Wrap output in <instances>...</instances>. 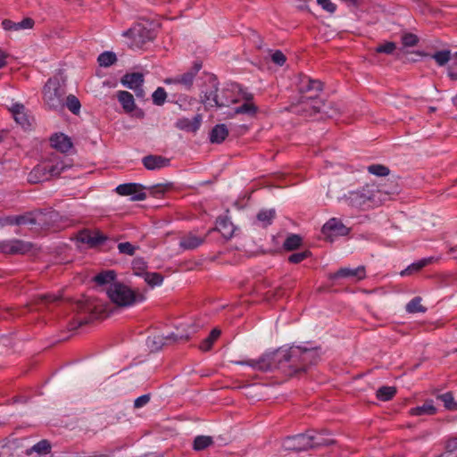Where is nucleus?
Wrapping results in <instances>:
<instances>
[{
    "instance_id": "obj_1",
    "label": "nucleus",
    "mask_w": 457,
    "mask_h": 457,
    "mask_svg": "<svg viewBox=\"0 0 457 457\" xmlns=\"http://www.w3.org/2000/svg\"><path fill=\"white\" fill-rule=\"evenodd\" d=\"M320 360L318 348H303L291 346L278 348L273 352L265 353L260 358L236 361L239 365H248L254 370L269 371L279 370L286 376H296L305 373L308 368L316 364Z\"/></svg>"
},
{
    "instance_id": "obj_2",
    "label": "nucleus",
    "mask_w": 457,
    "mask_h": 457,
    "mask_svg": "<svg viewBox=\"0 0 457 457\" xmlns=\"http://www.w3.org/2000/svg\"><path fill=\"white\" fill-rule=\"evenodd\" d=\"M396 192V189L389 192L383 187L371 183L366 184L356 191L349 192L344 199L348 205L353 208L366 209L383 204L388 198V195Z\"/></svg>"
},
{
    "instance_id": "obj_3",
    "label": "nucleus",
    "mask_w": 457,
    "mask_h": 457,
    "mask_svg": "<svg viewBox=\"0 0 457 457\" xmlns=\"http://www.w3.org/2000/svg\"><path fill=\"white\" fill-rule=\"evenodd\" d=\"M66 168L68 165L59 156H54L35 166L28 175V181L37 184L57 178Z\"/></svg>"
},
{
    "instance_id": "obj_4",
    "label": "nucleus",
    "mask_w": 457,
    "mask_h": 457,
    "mask_svg": "<svg viewBox=\"0 0 457 457\" xmlns=\"http://www.w3.org/2000/svg\"><path fill=\"white\" fill-rule=\"evenodd\" d=\"M106 294L112 303L118 307H129L144 300L143 295L120 282H115L109 286Z\"/></svg>"
},
{
    "instance_id": "obj_5",
    "label": "nucleus",
    "mask_w": 457,
    "mask_h": 457,
    "mask_svg": "<svg viewBox=\"0 0 457 457\" xmlns=\"http://www.w3.org/2000/svg\"><path fill=\"white\" fill-rule=\"evenodd\" d=\"M77 311L79 313H87V317H78L76 322L78 327L87 324L94 319H102L109 315L108 306L96 299H86L77 303Z\"/></svg>"
},
{
    "instance_id": "obj_6",
    "label": "nucleus",
    "mask_w": 457,
    "mask_h": 457,
    "mask_svg": "<svg viewBox=\"0 0 457 457\" xmlns=\"http://www.w3.org/2000/svg\"><path fill=\"white\" fill-rule=\"evenodd\" d=\"M65 90L57 79H49L43 89L44 103L49 109L60 110L63 107Z\"/></svg>"
},
{
    "instance_id": "obj_7",
    "label": "nucleus",
    "mask_w": 457,
    "mask_h": 457,
    "mask_svg": "<svg viewBox=\"0 0 457 457\" xmlns=\"http://www.w3.org/2000/svg\"><path fill=\"white\" fill-rule=\"evenodd\" d=\"M37 226L54 232L62 230L71 225V221L54 210L37 212Z\"/></svg>"
},
{
    "instance_id": "obj_8",
    "label": "nucleus",
    "mask_w": 457,
    "mask_h": 457,
    "mask_svg": "<svg viewBox=\"0 0 457 457\" xmlns=\"http://www.w3.org/2000/svg\"><path fill=\"white\" fill-rule=\"evenodd\" d=\"M298 88L302 94L315 92L314 96H310L308 101L302 102V104H304L306 106L312 109L311 114L320 112L321 103L317 100L316 96L323 89L322 82L318 79H312L307 76H303L298 83Z\"/></svg>"
},
{
    "instance_id": "obj_9",
    "label": "nucleus",
    "mask_w": 457,
    "mask_h": 457,
    "mask_svg": "<svg viewBox=\"0 0 457 457\" xmlns=\"http://www.w3.org/2000/svg\"><path fill=\"white\" fill-rule=\"evenodd\" d=\"M231 91L237 92L240 101L243 100L244 103L236 107L230 116L244 114L249 117H254L258 112V107L253 102V95L245 90L238 84H231Z\"/></svg>"
},
{
    "instance_id": "obj_10",
    "label": "nucleus",
    "mask_w": 457,
    "mask_h": 457,
    "mask_svg": "<svg viewBox=\"0 0 457 457\" xmlns=\"http://www.w3.org/2000/svg\"><path fill=\"white\" fill-rule=\"evenodd\" d=\"M123 37L132 39L137 47H142L146 43L153 41L155 37L154 31L142 23H137L122 33Z\"/></svg>"
},
{
    "instance_id": "obj_11",
    "label": "nucleus",
    "mask_w": 457,
    "mask_h": 457,
    "mask_svg": "<svg viewBox=\"0 0 457 457\" xmlns=\"http://www.w3.org/2000/svg\"><path fill=\"white\" fill-rule=\"evenodd\" d=\"M312 437L309 432L305 434H298L293 436L287 437L282 446L287 451H307L312 449Z\"/></svg>"
},
{
    "instance_id": "obj_12",
    "label": "nucleus",
    "mask_w": 457,
    "mask_h": 457,
    "mask_svg": "<svg viewBox=\"0 0 457 457\" xmlns=\"http://www.w3.org/2000/svg\"><path fill=\"white\" fill-rule=\"evenodd\" d=\"M202 103L206 107H222L228 106L230 104H236L237 99H220L218 95V84L216 79H213L212 88L209 91L204 92V96L201 97Z\"/></svg>"
},
{
    "instance_id": "obj_13",
    "label": "nucleus",
    "mask_w": 457,
    "mask_h": 457,
    "mask_svg": "<svg viewBox=\"0 0 457 457\" xmlns=\"http://www.w3.org/2000/svg\"><path fill=\"white\" fill-rule=\"evenodd\" d=\"M120 82L126 87L132 89L137 98H144L145 96L143 88L144 75L140 72H132L125 74Z\"/></svg>"
},
{
    "instance_id": "obj_14",
    "label": "nucleus",
    "mask_w": 457,
    "mask_h": 457,
    "mask_svg": "<svg viewBox=\"0 0 457 457\" xmlns=\"http://www.w3.org/2000/svg\"><path fill=\"white\" fill-rule=\"evenodd\" d=\"M321 232L326 239L333 241L334 237L347 235L349 228H346L340 220L333 218L323 225Z\"/></svg>"
},
{
    "instance_id": "obj_15",
    "label": "nucleus",
    "mask_w": 457,
    "mask_h": 457,
    "mask_svg": "<svg viewBox=\"0 0 457 457\" xmlns=\"http://www.w3.org/2000/svg\"><path fill=\"white\" fill-rule=\"evenodd\" d=\"M144 187L137 183H127L116 187V192L120 195H132L134 201H143L146 195L143 192Z\"/></svg>"
},
{
    "instance_id": "obj_16",
    "label": "nucleus",
    "mask_w": 457,
    "mask_h": 457,
    "mask_svg": "<svg viewBox=\"0 0 457 457\" xmlns=\"http://www.w3.org/2000/svg\"><path fill=\"white\" fill-rule=\"evenodd\" d=\"M80 242L88 245L90 247H96L107 240V237L100 230H82L79 235Z\"/></svg>"
},
{
    "instance_id": "obj_17",
    "label": "nucleus",
    "mask_w": 457,
    "mask_h": 457,
    "mask_svg": "<svg viewBox=\"0 0 457 457\" xmlns=\"http://www.w3.org/2000/svg\"><path fill=\"white\" fill-rule=\"evenodd\" d=\"M366 277L364 266H359L356 269L341 268L331 276V278L337 279L341 278H351L354 281H359Z\"/></svg>"
},
{
    "instance_id": "obj_18",
    "label": "nucleus",
    "mask_w": 457,
    "mask_h": 457,
    "mask_svg": "<svg viewBox=\"0 0 457 457\" xmlns=\"http://www.w3.org/2000/svg\"><path fill=\"white\" fill-rule=\"evenodd\" d=\"M200 327H201L200 325H192L189 327V331L186 334L176 335V334L172 333L171 335H170L166 337H163L161 336L154 337V342L156 344H160L161 345H169L171 341H173V342H177V341H180V340L187 341L190 337V334L195 333Z\"/></svg>"
},
{
    "instance_id": "obj_19",
    "label": "nucleus",
    "mask_w": 457,
    "mask_h": 457,
    "mask_svg": "<svg viewBox=\"0 0 457 457\" xmlns=\"http://www.w3.org/2000/svg\"><path fill=\"white\" fill-rule=\"evenodd\" d=\"M202 123V115L196 114L192 120L180 118L176 121V128L187 132H196Z\"/></svg>"
},
{
    "instance_id": "obj_20",
    "label": "nucleus",
    "mask_w": 457,
    "mask_h": 457,
    "mask_svg": "<svg viewBox=\"0 0 457 457\" xmlns=\"http://www.w3.org/2000/svg\"><path fill=\"white\" fill-rule=\"evenodd\" d=\"M142 162L145 169L154 170L170 165V160L161 155L149 154L143 158Z\"/></svg>"
},
{
    "instance_id": "obj_21",
    "label": "nucleus",
    "mask_w": 457,
    "mask_h": 457,
    "mask_svg": "<svg viewBox=\"0 0 457 457\" xmlns=\"http://www.w3.org/2000/svg\"><path fill=\"white\" fill-rule=\"evenodd\" d=\"M204 241L205 237H200L193 233H188L180 238L179 245L185 250H193L200 246Z\"/></svg>"
},
{
    "instance_id": "obj_22",
    "label": "nucleus",
    "mask_w": 457,
    "mask_h": 457,
    "mask_svg": "<svg viewBox=\"0 0 457 457\" xmlns=\"http://www.w3.org/2000/svg\"><path fill=\"white\" fill-rule=\"evenodd\" d=\"M195 78V71H187L181 75H178L174 78L165 79L166 84H180L186 89H190L193 86L194 79Z\"/></svg>"
},
{
    "instance_id": "obj_23",
    "label": "nucleus",
    "mask_w": 457,
    "mask_h": 457,
    "mask_svg": "<svg viewBox=\"0 0 457 457\" xmlns=\"http://www.w3.org/2000/svg\"><path fill=\"white\" fill-rule=\"evenodd\" d=\"M35 21L31 18H25L20 22H14L11 20L5 19L2 21V26L5 30H21L32 29Z\"/></svg>"
},
{
    "instance_id": "obj_24",
    "label": "nucleus",
    "mask_w": 457,
    "mask_h": 457,
    "mask_svg": "<svg viewBox=\"0 0 457 457\" xmlns=\"http://www.w3.org/2000/svg\"><path fill=\"white\" fill-rule=\"evenodd\" d=\"M50 140L52 146L61 153H67L72 147L71 138L64 134H55Z\"/></svg>"
},
{
    "instance_id": "obj_25",
    "label": "nucleus",
    "mask_w": 457,
    "mask_h": 457,
    "mask_svg": "<svg viewBox=\"0 0 457 457\" xmlns=\"http://www.w3.org/2000/svg\"><path fill=\"white\" fill-rule=\"evenodd\" d=\"M117 99L127 113L132 112L136 109L134 96L128 91H118Z\"/></svg>"
},
{
    "instance_id": "obj_26",
    "label": "nucleus",
    "mask_w": 457,
    "mask_h": 457,
    "mask_svg": "<svg viewBox=\"0 0 457 457\" xmlns=\"http://www.w3.org/2000/svg\"><path fill=\"white\" fill-rule=\"evenodd\" d=\"M216 228L219 230L223 237L228 239L232 237L235 227L233 223L230 221V220L224 216V217H219L216 221Z\"/></svg>"
},
{
    "instance_id": "obj_27",
    "label": "nucleus",
    "mask_w": 457,
    "mask_h": 457,
    "mask_svg": "<svg viewBox=\"0 0 457 457\" xmlns=\"http://www.w3.org/2000/svg\"><path fill=\"white\" fill-rule=\"evenodd\" d=\"M228 136V129L225 124H218L210 132V141L214 144L222 143Z\"/></svg>"
},
{
    "instance_id": "obj_28",
    "label": "nucleus",
    "mask_w": 457,
    "mask_h": 457,
    "mask_svg": "<svg viewBox=\"0 0 457 457\" xmlns=\"http://www.w3.org/2000/svg\"><path fill=\"white\" fill-rule=\"evenodd\" d=\"M436 408L434 406L433 400H427L422 405L411 408L410 414L413 416H431L436 414Z\"/></svg>"
},
{
    "instance_id": "obj_29",
    "label": "nucleus",
    "mask_w": 457,
    "mask_h": 457,
    "mask_svg": "<svg viewBox=\"0 0 457 457\" xmlns=\"http://www.w3.org/2000/svg\"><path fill=\"white\" fill-rule=\"evenodd\" d=\"M327 434V431L323 430L319 434H311L312 437V449H316L323 446H329L337 444V441L333 438H324L322 436Z\"/></svg>"
},
{
    "instance_id": "obj_30",
    "label": "nucleus",
    "mask_w": 457,
    "mask_h": 457,
    "mask_svg": "<svg viewBox=\"0 0 457 457\" xmlns=\"http://www.w3.org/2000/svg\"><path fill=\"white\" fill-rule=\"evenodd\" d=\"M115 279H116V272L114 270L102 271V272L98 273L96 276H95V278H94V281L99 286H104V285L111 286L112 284L116 282Z\"/></svg>"
},
{
    "instance_id": "obj_31",
    "label": "nucleus",
    "mask_w": 457,
    "mask_h": 457,
    "mask_svg": "<svg viewBox=\"0 0 457 457\" xmlns=\"http://www.w3.org/2000/svg\"><path fill=\"white\" fill-rule=\"evenodd\" d=\"M433 260H434L433 257L424 258L422 260H420L417 262H414V263L411 264L410 266H408L405 270H403L401 272V275L407 276V275L412 274L413 272H418L421 269L426 267L427 265L432 263Z\"/></svg>"
},
{
    "instance_id": "obj_32",
    "label": "nucleus",
    "mask_w": 457,
    "mask_h": 457,
    "mask_svg": "<svg viewBox=\"0 0 457 457\" xmlns=\"http://www.w3.org/2000/svg\"><path fill=\"white\" fill-rule=\"evenodd\" d=\"M220 334H221L220 329H219L217 328H213L211 331L210 335L201 342V344L199 345L200 350L204 351V352H207V351L211 350L213 343L220 337Z\"/></svg>"
},
{
    "instance_id": "obj_33",
    "label": "nucleus",
    "mask_w": 457,
    "mask_h": 457,
    "mask_svg": "<svg viewBox=\"0 0 457 457\" xmlns=\"http://www.w3.org/2000/svg\"><path fill=\"white\" fill-rule=\"evenodd\" d=\"M51 451V444L44 439L34 445L31 448L27 449L26 453L30 455L33 452L39 453L41 456H46Z\"/></svg>"
},
{
    "instance_id": "obj_34",
    "label": "nucleus",
    "mask_w": 457,
    "mask_h": 457,
    "mask_svg": "<svg viewBox=\"0 0 457 457\" xmlns=\"http://www.w3.org/2000/svg\"><path fill=\"white\" fill-rule=\"evenodd\" d=\"M37 212L36 213H28L25 215H18L13 217L11 223L16 224V225H37Z\"/></svg>"
},
{
    "instance_id": "obj_35",
    "label": "nucleus",
    "mask_w": 457,
    "mask_h": 457,
    "mask_svg": "<svg viewBox=\"0 0 457 457\" xmlns=\"http://www.w3.org/2000/svg\"><path fill=\"white\" fill-rule=\"evenodd\" d=\"M275 217L276 212L274 209L262 210L257 214V220L265 228L272 223Z\"/></svg>"
},
{
    "instance_id": "obj_36",
    "label": "nucleus",
    "mask_w": 457,
    "mask_h": 457,
    "mask_svg": "<svg viewBox=\"0 0 457 457\" xmlns=\"http://www.w3.org/2000/svg\"><path fill=\"white\" fill-rule=\"evenodd\" d=\"M302 237L299 235L292 234L284 241L283 247L287 251H294L301 246Z\"/></svg>"
},
{
    "instance_id": "obj_37",
    "label": "nucleus",
    "mask_w": 457,
    "mask_h": 457,
    "mask_svg": "<svg viewBox=\"0 0 457 457\" xmlns=\"http://www.w3.org/2000/svg\"><path fill=\"white\" fill-rule=\"evenodd\" d=\"M396 394V388L395 386H381L377 390L376 396L380 401H389Z\"/></svg>"
},
{
    "instance_id": "obj_38",
    "label": "nucleus",
    "mask_w": 457,
    "mask_h": 457,
    "mask_svg": "<svg viewBox=\"0 0 457 457\" xmlns=\"http://www.w3.org/2000/svg\"><path fill=\"white\" fill-rule=\"evenodd\" d=\"M213 444V439L212 436H197L193 444V448L195 451H202L209 447Z\"/></svg>"
},
{
    "instance_id": "obj_39",
    "label": "nucleus",
    "mask_w": 457,
    "mask_h": 457,
    "mask_svg": "<svg viewBox=\"0 0 457 457\" xmlns=\"http://www.w3.org/2000/svg\"><path fill=\"white\" fill-rule=\"evenodd\" d=\"M406 312L409 313L426 312L427 308L421 304V297L416 296L406 304Z\"/></svg>"
},
{
    "instance_id": "obj_40",
    "label": "nucleus",
    "mask_w": 457,
    "mask_h": 457,
    "mask_svg": "<svg viewBox=\"0 0 457 457\" xmlns=\"http://www.w3.org/2000/svg\"><path fill=\"white\" fill-rule=\"evenodd\" d=\"M431 58L435 60L438 66H445L452 58L450 50H441L431 54Z\"/></svg>"
},
{
    "instance_id": "obj_41",
    "label": "nucleus",
    "mask_w": 457,
    "mask_h": 457,
    "mask_svg": "<svg viewBox=\"0 0 457 457\" xmlns=\"http://www.w3.org/2000/svg\"><path fill=\"white\" fill-rule=\"evenodd\" d=\"M13 254L20 253L24 254L29 252L32 248V245L22 240H12Z\"/></svg>"
},
{
    "instance_id": "obj_42",
    "label": "nucleus",
    "mask_w": 457,
    "mask_h": 457,
    "mask_svg": "<svg viewBox=\"0 0 457 457\" xmlns=\"http://www.w3.org/2000/svg\"><path fill=\"white\" fill-rule=\"evenodd\" d=\"M98 63L103 67H109L115 63L117 57L112 52H104L98 56Z\"/></svg>"
},
{
    "instance_id": "obj_43",
    "label": "nucleus",
    "mask_w": 457,
    "mask_h": 457,
    "mask_svg": "<svg viewBox=\"0 0 457 457\" xmlns=\"http://www.w3.org/2000/svg\"><path fill=\"white\" fill-rule=\"evenodd\" d=\"M443 403L445 407L449 411L457 410V403L454 401L453 395L451 392L440 395L437 396Z\"/></svg>"
},
{
    "instance_id": "obj_44",
    "label": "nucleus",
    "mask_w": 457,
    "mask_h": 457,
    "mask_svg": "<svg viewBox=\"0 0 457 457\" xmlns=\"http://www.w3.org/2000/svg\"><path fill=\"white\" fill-rule=\"evenodd\" d=\"M67 108L73 113L78 114L80 111V102L74 95H69L66 99Z\"/></svg>"
},
{
    "instance_id": "obj_45",
    "label": "nucleus",
    "mask_w": 457,
    "mask_h": 457,
    "mask_svg": "<svg viewBox=\"0 0 457 457\" xmlns=\"http://www.w3.org/2000/svg\"><path fill=\"white\" fill-rule=\"evenodd\" d=\"M163 280V277L162 274L157 272H145V281L151 287L159 286L162 284Z\"/></svg>"
},
{
    "instance_id": "obj_46",
    "label": "nucleus",
    "mask_w": 457,
    "mask_h": 457,
    "mask_svg": "<svg viewBox=\"0 0 457 457\" xmlns=\"http://www.w3.org/2000/svg\"><path fill=\"white\" fill-rule=\"evenodd\" d=\"M368 171L373 175L385 177L390 172V170L382 164H372L368 167Z\"/></svg>"
},
{
    "instance_id": "obj_47",
    "label": "nucleus",
    "mask_w": 457,
    "mask_h": 457,
    "mask_svg": "<svg viewBox=\"0 0 457 457\" xmlns=\"http://www.w3.org/2000/svg\"><path fill=\"white\" fill-rule=\"evenodd\" d=\"M166 97L167 94L163 87H158L152 95L153 103L158 106L164 104Z\"/></svg>"
},
{
    "instance_id": "obj_48",
    "label": "nucleus",
    "mask_w": 457,
    "mask_h": 457,
    "mask_svg": "<svg viewBox=\"0 0 457 457\" xmlns=\"http://www.w3.org/2000/svg\"><path fill=\"white\" fill-rule=\"evenodd\" d=\"M147 268L146 262L142 258H136L132 262V269L136 275L145 274Z\"/></svg>"
},
{
    "instance_id": "obj_49",
    "label": "nucleus",
    "mask_w": 457,
    "mask_h": 457,
    "mask_svg": "<svg viewBox=\"0 0 457 457\" xmlns=\"http://www.w3.org/2000/svg\"><path fill=\"white\" fill-rule=\"evenodd\" d=\"M402 43L404 46H415L419 43V37L412 33H405L402 36Z\"/></svg>"
},
{
    "instance_id": "obj_50",
    "label": "nucleus",
    "mask_w": 457,
    "mask_h": 457,
    "mask_svg": "<svg viewBox=\"0 0 457 457\" xmlns=\"http://www.w3.org/2000/svg\"><path fill=\"white\" fill-rule=\"evenodd\" d=\"M311 255V252L305 250L301 253H295L288 257V262L291 263H300Z\"/></svg>"
},
{
    "instance_id": "obj_51",
    "label": "nucleus",
    "mask_w": 457,
    "mask_h": 457,
    "mask_svg": "<svg viewBox=\"0 0 457 457\" xmlns=\"http://www.w3.org/2000/svg\"><path fill=\"white\" fill-rule=\"evenodd\" d=\"M395 49L396 45L394 42H386L385 44L378 46L376 47V52L391 54Z\"/></svg>"
},
{
    "instance_id": "obj_52",
    "label": "nucleus",
    "mask_w": 457,
    "mask_h": 457,
    "mask_svg": "<svg viewBox=\"0 0 457 457\" xmlns=\"http://www.w3.org/2000/svg\"><path fill=\"white\" fill-rule=\"evenodd\" d=\"M118 249L120 253H124V254L132 256V255H134L137 248L129 242H124V243H120L118 245Z\"/></svg>"
},
{
    "instance_id": "obj_53",
    "label": "nucleus",
    "mask_w": 457,
    "mask_h": 457,
    "mask_svg": "<svg viewBox=\"0 0 457 457\" xmlns=\"http://www.w3.org/2000/svg\"><path fill=\"white\" fill-rule=\"evenodd\" d=\"M170 188V185L158 184L150 188V194L155 197L163 195L167 190Z\"/></svg>"
},
{
    "instance_id": "obj_54",
    "label": "nucleus",
    "mask_w": 457,
    "mask_h": 457,
    "mask_svg": "<svg viewBox=\"0 0 457 457\" xmlns=\"http://www.w3.org/2000/svg\"><path fill=\"white\" fill-rule=\"evenodd\" d=\"M14 120L18 124H20L21 127L26 128L29 126V119L26 115V113L23 112H19L18 111L15 112V115L13 116Z\"/></svg>"
},
{
    "instance_id": "obj_55",
    "label": "nucleus",
    "mask_w": 457,
    "mask_h": 457,
    "mask_svg": "<svg viewBox=\"0 0 457 457\" xmlns=\"http://www.w3.org/2000/svg\"><path fill=\"white\" fill-rule=\"evenodd\" d=\"M271 60L274 63L282 66L286 62L287 57L281 51L277 50L272 54Z\"/></svg>"
},
{
    "instance_id": "obj_56",
    "label": "nucleus",
    "mask_w": 457,
    "mask_h": 457,
    "mask_svg": "<svg viewBox=\"0 0 457 457\" xmlns=\"http://www.w3.org/2000/svg\"><path fill=\"white\" fill-rule=\"evenodd\" d=\"M457 437L449 439L445 445V452L451 453L452 456H457Z\"/></svg>"
},
{
    "instance_id": "obj_57",
    "label": "nucleus",
    "mask_w": 457,
    "mask_h": 457,
    "mask_svg": "<svg viewBox=\"0 0 457 457\" xmlns=\"http://www.w3.org/2000/svg\"><path fill=\"white\" fill-rule=\"evenodd\" d=\"M220 97V99H226V98H228L229 100L230 99H237L238 101L237 103L240 102L239 96H238L237 92L231 91V86L228 88L223 89L222 96Z\"/></svg>"
},
{
    "instance_id": "obj_58",
    "label": "nucleus",
    "mask_w": 457,
    "mask_h": 457,
    "mask_svg": "<svg viewBox=\"0 0 457 457\" xmlns=\"http://www.w3.org/2000/svg\"><path fill=\"white\" fill-rule=\"evenodd\" d=\"M58 299H59V297H57L54 295L46 294V295H41L37 296V298L35 300V303H54V302L57 301Z\"/></svg>"
},
{
    "instance_id": "obj_59",
    "label": "nucleus",
    "mask_w": 457,
    "mask_h": 457,
    "mask_svg": "<svg viewBox=\"0 0 457 457\" xmlns=\"http://www.w3.org/2000/svg\"><path fill=\"white\" fill-rule=\"evenodd\" d=\"M317 3L328 12H334L336 11V4L331 3L330 0H317Z\"/></svg>"
},
{
    "instance_id": "obj_60",
    "label": "nucleus",
    "mask_w": 457,
    "mask_h": 457,
    "mask_svg": "<svg viewBox=\"0 0 457 457\" xmlns=\"http://www.w3.org/2000/svg\"><path fill=\"white\" fill-rule=\"evenodd\" d=\"M0 252L8 254H13L12 240L0 243Z\"/></svg>"
},
{
    "instance_id": "obj_61",
    "label": "nucleus",
    "mask_w": 457,
    "mask_h": 457,
    "mask_svg": "<svg viewBox=\"0 0 457 457\" xmlns=\"http://www.w3.org/2000/svg\"><path fill=\"white\" fill-rule=\"evenodd\" d=\"M150 401L149 395H143L137 397L134 402L135 408H141Z\"/></svg>"
},
{
    "instance_id": "obj_62",
    "label": "nucleus",
    "mask_w": 457,
    "mask_h": 457,
    "mask_svg": "<svg viewBox=\"0 0 457 457\" xmlns=\"http://www.w3.org/2000/svg\"><path fill=\"white\" fill-rule=\"evenodd\" d=\"M104 427H105V426H104V422H100V424H96V425L94 426V428H91V427H89V426H86V427H85L84 428H82V429H83V431H84L85 433L91 432L92 434H96V433L97 432V428L102 429V428H104Z\"/></svg>"
},
{
    "instance_id": "obj_63",
    "label": "nucleus",
    "mask_w": 457,
    "mask_h": 457,
    "mask_svg": "<svg viewBox=\"0 0 457 457\" xmlns=\"http://www.w3.org/2000/svg\"><path fill=\"white\" fill-rule=\"evenodd\" d=\"M448 76L451 79L457 80V70H455L453 66L448 68Z\"/></svg>"
},
{
    "instance_id": "obj_64",
    "label": "nucleus",
    "mask_w": 457,
    "mask_h": 457,
    "mask_svg": "<svg viewBox=\"0 0 457 457\" xmlns=\"http://www.w3.org/2000/svg\"><path fill=\"white\" fill-rule=\"evenodd\" d=\"M6 58L7 54L4 51L0 50V69L6 65Z\"/></svg>"
}]
</instances>
